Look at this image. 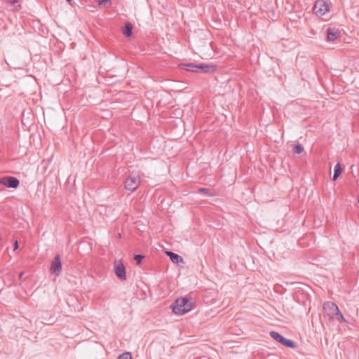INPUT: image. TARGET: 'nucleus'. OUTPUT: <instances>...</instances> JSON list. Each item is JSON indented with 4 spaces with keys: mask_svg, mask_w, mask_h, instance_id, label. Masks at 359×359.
<instances>
[{
    "mask_svg": "<svg viewBox=\"0 0 359 359\" xmlns=\"http://www.w3.org/2000/svg\"><path fill=\"white\" fill-rule=\"evenodd\" d=\"M191 299L188 297L177 298L172 304V311L175 314L184 315L192 309Z\"/></svg>",
    "mask_w": 359,
    "mask_h": 359,
    "instance_id": "1",
    "label": "nucleus"
},
{
    "mask_svg": "<svg viewBox=\"0 0 359 359\" xmlns=\"http://www.w3.org/2000/svg\"><path fill=\"white\" fill-rule=\"evenodd\" d=\"M181 67L189 72H202V73H207L210 71H214V68L212 66L208 65L203 63L200 64H195V63H187V64H182Z\"/></svg>",
    "mask_w": 359,
    "mask_h": 359,
    "instance_id": "2",
    "label": "nucleus"
},
{
    "mask_svg": "<svg viewBox=\"0 0 359 359\" xmlns=\"http://www.w3.org/2000/svg\"><path fill=\"white\" fill-rule=\"evenodd\" d=\"M330 11V5L325 0H317L313 6V13L318 17L324 15Z\"/></svg>",
    "mask_w": 359,
    "mask_h": 359,
    "instance_id": "3",
    "label": "nucleus"
},
{
    "mask_svg": "<svg viewBox=\"0 0 359 359\" xmlns=\"http://www.w3.org/2000/svg\"><path fill=\"white\" fill-rule=\"evenodd\" d=\"M270 336L276 341L279 342L282 345L290 348H295L297 347L296 343L289 339L285 338L280 333L277 332L272 331L270 332Z\"/></svg>",
    "mask_w": 359,
    "mask_h": 359,
    "instance_id": "4",
    "label": "nucleus"
},
{
    "mask_svg": "<svg viewBox=\"0 0 359 359\" xmlns=\"http://www.w3.org/2000/svg\"><path fill=\"white\" fill-rule=\"evenodd\" d=\"M50 271L55 276H59L62 272V262L60 256L57 255L50 263Z\"/></svg>",
    "mask_w": 359,
    "mask_h": 359,
    "instance_id": "5",
    "label": "nucleus"
},
{
    "mask_svg": "<svg viewBox=\"0 0 359 359\" xmlns=\"http://www.w3.org/2000/svg\"><path fill=\"white\" fill-rule=\"evenodd\" d=\"M0 184L8 188L16 189L20 184V181L15 177L4 176L0 177Z\"/></svg>",
    "mask_w": 359,
    "mask_h": 359,
    "instance_id": "6",
    "label": "nucleus"
},
{
    "mask_svg": "<svg viewBox=\"0 0 359 359\" xmlns=\"http://www.w3.org/2000/svg\"><path fill=\"white\" fill-rule=\"evenodd\" d=\"M140 184V180L135 176H129L125 182L126 189L130 191H135Z\"/></svg>",
    "mask_w": 359,
    "mask_h": 359,
    "instance_id": "7",
    "label": "nucleus"
},
{
    "mask_svg": "<svg viewBox=\"0 0 359 359\" xmlns=\"http://www.w3.org/2000/svg\"><path fill=\"white\" fill-rule=\"evenodd\" d=\"M114 273L119 279H126V267L121 261L114 262Z\"/></svg>",
    "mask_w": 359,
    "mask_h": 359,
    "instance_id": "8",
    "label": "nucleus"
},
{
    "mask_svg": "<svg viewBox=\"0 0 359 359\" xmlns=\"http://www.w3.org/2000/svg\"><path fill=\"white\" fill-rule=\"evenodd\" d=\"M327 41H334L340 36L341 32L335 27H328L326 29Z\"/></svg>",
    "mask_w": 359,
    "mask_h": 359,
    "instance_id": "9",
    "label": "nucleus"
},
{
    "mask_svg": "<svg viewBox=\"0 0 359 359\" xmlns=\"http://www.w3.org/2000/svg\"><path fill=\"white\" fill-rule=\"evenodd\" d=\"M323 309L328 315L334 316L339 308L335 303L327 302L323 305Z\"/></svg>",
    "mask_w": 359,
    "mask_h": 359,
    "instance_id": "10",
    "label": "nucleus"
},
{
    "mask_svg": "<svg viewBox=\"0 0 359 359\" xmlns=\"http://www.w3.org/2000/svg\"><path fill=\"white\" fill-rule=\"evenodd\" d=\"M166 255L174 264H179L183 262L182 257L173 252L168 251L166 252Z\"/></svg>",
    "mask_w": 359,
    "mask_h": 359,
    "instance_id": "11",
    "label": "nucleus"
},
{
    "mask_svg": "<svg viewBox=\"0 0 359 359\" xmlns=\"http://www.w3.org/2000/svg\"><path fill=\"white\" fill-rule=\"evenodd\" d=\"M133 25L130 22H126L123 28L122 32L126 37H130L133 34Z\"/></svg>",
    "mask_w": 359,
    "mask_h": 359,
    "instance_id": "12",
    "label": "nucleus"
},
{
    "mask_svg": "<svg viewBox=\"0 0 359 359\" xmlns=\"http://www.w3.org/2000/svg\"><path fill=\"white\" fill-rule=\"evenodd\" d=\"M342 168L339 163H337L334 168V175L332 177L333 180H336L341 174Z\"/></svg>",
    "mask_w": 359,
    "mask_h": 359,
    "instance_id": "13",
    "label": "nucleus"
},
{
    "mask_svg": "<svg viewBox=\"0 0 359 359\" xmlns=\"http://www.w3.org/2000/svg\"><path fill=\"white\" fill-rule=\"evenodd\" d=\"M304 151V147L300 144H296L292 148V152L294 154H301Z\"/></svg>",
    "mask_w": 359,
    "mask_h": 359,
    "instance_id": "14",
    "label": "nucleus"
},
{
    "mask_svg": "<svg viewBox=\"0 0 359 359\" xmlns=\"http://www.w3.org/2000/svg\"><path fill=\"white\" fill-rule=\"evenodd\" d=\"M336 317V319L337 320H339V322H346V320L343 316V314L341 313V311H339V309H338L336 312V313L334 314V316Z\"/></svg>",
    "mask_w": 359,
    "mask_h": 359,
    "instance_id": "15",
    "label": "nucleus"
},
{
    "mask_svg": "<svg viewBox=\"0 0 359 359\" xmlns=\"http://www.w3.org/2000/svg\"><path fill=\"white\" fill-rule=\"evenodd\" d=\"M117 359H132V355L130 352H126L121 354Z\"/></svg>",
    "mask_w": 359,
    "mask_h": 359,
    "instance_id": "16",
    "label": "nucleus"
},
{
    "mask_svg": "<svg viewBox=\"0 0 359 359\" xmlns=\"http://www.w3.org/2000/svg\"><path fill=\"white\" fill-rule=\"evenodd\" d=\"M144 259V256L142 255H135L134 257V259L136 261L137 264H140Z\"/></svg>",
    "mask_w": 359,
    "mask_h": 359,
    "instance_id": "17",
    "label": "nucleus"
},
{
    "mask_svg": "<svg viewBox=\"0 0 359 359\" xmlns=\"http://www.w3.org/2000/svg\"><path fill=\"white\" fill-rule=\"evenodd\" d=\"M100 5H103L105 7H109L111 5V1L110 0H101L100 1Z\"/></svg>",
    "mask_w": 359,
    "mask_h": 359,
    "instance_id": "18",
    "label": "nucleus"
},
{
    "mask_svg": "<svg viewBox=\"0 0 359 359\" xmlns=\"http://www.w3.org/2000/svg\"><path fill=\"white\" fill-rule=\"evenodd\" d=\"M198 192L209 195L210 194V190L206 188H200L198 189Z\"/></svg>",
    "mask_w": 359,
    "mask_h": 359,
    "instance_id": "19",
    "label": "nucleus"
},
{
    "mask_svg": "<svg viewBox=\"0 0 359 359\" xmlns=\"http://www.w3.org/2000/svg\"><path fill=\"white\" fill-rule=\"evenodd\" d=\"M19 248V245H18V240H15L14 243H13V250L15 251L18 249Z\"/></svg>",
    "mask_w": 359,
    "mask_h": 359,
    "instance_id": "20",
    "label": "nucleus"
},
{
    "mask_svg": "<svg viewBox=\"0 0 359 359\" xmlns=\"http://www.w3.org/2000/svg\"><path fill=\"white\" fill-rule=\"evenodd\" d=\"M23 275H24V272H20L18 276L19 278L21 279L22 278Z\"/></svg>",
    "mask_w": 359,
    "mask_h": 359,
    "instance_id": "21",
    "label": "nucleus"
},
{
    "mask_svg": "<svg viewBox=\"0 0 359 359\" xmlns=\"http://www.w3.org/2000/svg\"><path fill=\"white\" fill-rule=\"evenodd\" d=\"M66 1H68V2H71L72 0H66Z\"/></svg>",
    "mask_w": 359,
    "mask_h": 359,
    "instance_id": "22",
    "label": "nucleus"
}]
</instances>
